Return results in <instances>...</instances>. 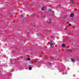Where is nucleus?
<instances>
[{
	"label": "nucleus",
	"instance_id": "nucleus-11",
	"mask_svg": "<svg viewBox=\"0 0 79 79\" xmlns=\"http://www.w3.org/2000/svg\"><path fill=\"white\" fill-rule=\"evenodd\" d=\"M21 17L22 18V17H23V15H21Z\"/></svg>",
	"mask_w": 79,
	"mask_h": 79
},
{
	"label": "nucleus",
	"instance_id": "nucleus-2",
	"mask_svg": "<svg viewBox=\"0 0 79 79\" xmlns=\"http://www.w3.org/2000/svg\"><path fill=\"white\" fill-rule=\"evenodd\" d=\"M74 16V14L73 13H71L70 15V17H72V18H73Z\"/></svg>",
	"mask_w": 79,
	"mask_h": 79
},
{
	"label": "nucleus",
	"instance_id": "nucleus-4",
	"mask_svg": "<svg viewBox=\"0 0 79 79\" xmlns=\"http://www.w3.org/2000/svg\"><path fill=\"white\" fill-rule=\"evenodd\" d=\"M68 52H72V50L71 49H68L67 50Z\"/></svg>",
	"mask_w": 79,
	"mask_h": 79
},
{
	"label": "nucleus",
	"instance_id": "nucleus-9",
	"mask_svg": "<svg viewBox=\"0 0 79 79\" xmlns=\"http://www.w3.org/2000/svg\"><path fill=\"white\" fill-rule=\"evenodd\" d=\"M27 60H31V59L29 58H28L27 59Z\"/></svg>",
	"mask_w": 79,
	"mask_h": 79
},
{
	"label": "nucleus",
	"instance_id": "nucleus-8",
	"mask_svg": "<svg viewBox=\"0 0 79 79\" xmlns=\"http://www.w3.org/2000/svg\"><path fill=\"white\" fill-rule=\"evenodd\" d=\"M48 12L51 13L52 12V9H49L48 10Z\"/></svg>",
	"mask_w": 79,
	"mask_h": 79
},
{
	"label": "nucleus",
	"instance_id": "nucleus-1",
	"mask_svg": "<svg viewBox=\"0 0 79 79\" xmlns=\"http://www.w3.org/2000/svg\"><path fill=\"white\" fill-rule=\"evenodd\" d=\"M62 47L63 48L65 47H66V44H63L62 45Z\"/></svg>",
	"mask_w": 79,
	"mask_h": 79
},
{
	"label": "nucleus",
	"instance_id": "nucleus-7",
	"mask_svg": "<svg viewBox=\"0 0 79 79\" xmlns=\"http://www.w3.org/2000/svg\"><path fill=\"white\" fill-rule=\"evenodd\" d=\"M41 10H42V11H43L44 10V7L43 6L41 8Z\"/></svg>",
	"mask_w": 79,
	"mask_h": 79
},
{
	"label": "nucleus",
	"instance_id": "nucleus-14",
	"mask_svg": "<svg viewBox=\"0 0 79 79\" xmlns=\"http://www.w3.org/2000/svg\"><path fill=\"white\" fill-rule=\"evenodd\" d=\"M48 23H51V22H49Z\"/></svg>",
	"mask_w": 79,
	"mask_h": 79
},
{
	"label": "nucleus",
	"instance_id": "nucleus-6",
	"mask_svg": "<svg viewBox=\"0 0 79 79\" xmlns=\"http://www.w3.org/2000/svg\"><path fill=\"white\" fill-rule=\"evenodd\" d=\"M71 60L72 62H74V61H75V60H73V58H71Z\"/></svg>",
	"mask_w": 79,
	"mask_h": 79
},
{
	"label": "nucleus",
	"instance_id": "nucleus-10",
	"mask_svg": "<svg viewBox=\"0 0 79 79\" xmlns=\"http://www.w3.org/2000/svg\"><path fill=\"white\" fill-rule=\"evenodd\" d=\"M29 70H31V67H30L29 68Z\"/></svg>",
	"mask_w": 79,
	"mask_h": 79
},
{
	"label": "nucleus",
	"instance_id": "nucleus-3",
	"mask_svg": "<svg viewBox=\"0 0 79 79\" xmlns=\"http://www.w3.org/2000/svg\"><path fill=\"white\" fill-rule=\"evenodd\" d=\"M51 47H53V44L52 43H51L50 44Z\"/></svg>",
	"mask_w": 79,
	"mask_h": 79
},
{
	"label": "nucleus",
	"instance_id": "nucleus-12",
	"mask_svg": "<svg viewBox=\"0 0 79 79\" xmlns=\"http://www.w3.org/2000/svg\"><path fill=\"white\" fill-rule=\"evenodd\" d=\"M69 26H71V24H69Z\"/></svg>",
	"mask_w": 79,
	"mask_h": 79
},
{
	"label": "nucleus",
	"instance_id": "nucleus-5",
	"mask_svg": "<svg viewBox=\"0 0 79 79\" xmlns=\"http://www.w3.org/2000/svg\"><path fill=\"white\" fill-rule=\"evenodd\" d=\"M74 2V0H72L70 2V3H73Z\"/></svg>",
	"mask_w": 79,
	"mask_h": 79
},
{
	"label": "nucleus",
	"instance_id": "nucleus-13",
	"mask_svg": "<svg viewBox=\"0 0 79 79\" xmlns=\"http://www.w3.org/2000/svg\"><path fill=\"white\" fill-rule=\"evenodd\" d=\"M68 70H69V68H68Z\"/></svg>",
	"mask_w": 79,
	"mask_h": 79
}]
</instances>
